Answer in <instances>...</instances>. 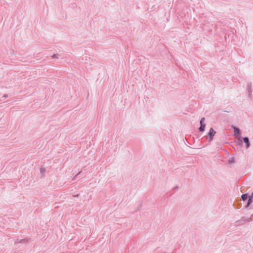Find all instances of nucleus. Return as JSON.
<instances>
[{"mask_svg": "<svg viewBox=\"0 0 253 253\" xmlns=\"http://www.w3.org/2000/svg\"><path fill=\"white\" fill-rule=\"evenodd\" d=\"M205 121V118H202L200 121L201 126L199 128V129L201 131H204L205 127L206 126L205 124H203L204 121Z\"/></svg>", "mask_w": 253, "mask_h": 253, "instance_id": "1", "label": "nucleus"}, {"mask_svg": "<svg viewBox=\"0 0 253 253\" xmlns=\"http://www.w3.org/2000/svg\"><path fill=\"white\" fill-rule=\"evenodd\" d=\"M215 133V131L213 130V129L212 128H211L210 129L209 133V134L211 137V140L212 139V137L214 135Z\"/></svg>", "mask_w": 253, "mask_h": 253, "instance_id": "2", "label": "nucleus"}, {"mask_svg": "<svg viewBox=\"0 0 253 253\" xmlns=\"http://www.w3.org/2000/svg\"><path fill=\"white\" fill-rule=\"evenodd\" d=\"M244 142L246 144V146L248 148L250 146V143L249 141V139L247 137H245L243 138Z\"/></svg>", "mask_w": 253, "mask_h": 253, "instance_id": "3", "label": "nucleus"}, {"mask_svg": "<svg viewBox=\"0 0 253 253\" xmlns=\"http://www.w3.org/2000/svg\"><path fill=\"white\" fill-rule=\"evenodd\" d=\"M253 198V193L251 194V195H250L249 196V201L248 203V205H250L252 202V199Z\"/></svg>", "mask_w": 253, "mask_h": 253, "instance_id": "4", "label": "nucleus"}, {"mask_svg": "<svg viewBox=\"0 0 253 253\" xmlns=\"http://www.w3.org/2000/svg\"><path fill=\"white\" fill-rule=\"evenodd\" d=\"M240 134V130L239 128L234 127V134L238 135Z\"/></svg>", "mask_w": 253, "mask_h": 253, "instance_id": "5", "label": "nucleus"}, {"mask_svg": "<svg viewBox=\"0 0 253 253\" xmlns=\"http://www.w3.org/2000/svg\"><path fill=\"white\" fill-rule=\"evenodd\" d=\"M248 198V195L247 194H244L242 195V199L243 201H245Z\"/></svg>", "mask_w": 253, "mask_h": 253, "instance_id": "6", "label": "nucleus"}]
</instances>
